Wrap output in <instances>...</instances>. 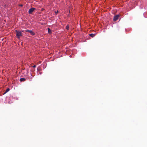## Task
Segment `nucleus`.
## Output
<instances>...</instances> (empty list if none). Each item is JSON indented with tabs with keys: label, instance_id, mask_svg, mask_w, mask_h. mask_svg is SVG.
I'll list each match as a JSON object with an SVG mask.
<instances>
[{
	"label": "nucleus",
	"instance_id": "f8f14e48",
	"mask_svg": "<svg viewBox=\"0 0 147 147\" xmlns=\"http://www.w3.org/2000/svg\"><path fill=\"white\" fill-rule=\"evenodd\" d=\"M20 6L22 7V6H23V5L22 4L20 5Z\"/></svg>",
	"mask_w": 147,
	"mask_h": 147
},
{
	"label": "nucleus",
	"instance_id": "20e7f679",
	"mask_svg": "<svg viewBox=\"0 0 147 147\" xmlns=\"http://www.w3.org/2000/svg\"><path fill=\"white\" fill-rule=\"evenodd\" d=\"M26 31L27 32H29L32 35H34L35 34V33L33 32L32 30H26Z\"/></svg>",
	"mask_w": 147,
	"mask_h": 147
},
{
	"label": "nucleus",
	"instance_id": "f03ea898",
	"mask_svg": "<svg viewBox=\"0 0 147 147\" xmlns=\"http://www.w3.org/2000/svg\"><path fill=\"white\" fill-rule=\"evenodd\" d=\"M35 9H36L35 8H33V7L31 8L29 10V11H28L29 13L30 14H32V12L34 11Z\"/></svg>",
	"mask_w": 147,
	"mask_h": 147
},
{
	"label": "nucleus",
	"instance_id": "423d86ee",
	"mask_svg": "<svg viewBox=\"0 0 147 147\" xmlns=\"http://www.w3.org/2000/svg\"><path fill=\"white\" fill-rule=\"evenodd\" d=\"M89 35L91 37H94L95 36V34H89Z\"/></svg>",
	"mask_w": 147,
	"mask_h": 147
},
{
	"label": "nucleus",
	"instance_id": "f257e3e1",
	"mask_svg": "<svg viewBox=\"0 0 147 147\" xmlns=\"http://www.w3.org/2000/svg\"><path fill=\"white\" fill-rule=\"evenodd\" d=\"M16 36L18 38H20V37L22 36V32L20 31H18L17 30H16Z\"/></svg>",
	"mask_w": 147,
	"mask_h": 147
},
{
	"label": "nucleus",
	"instance_id": "1a4fd4ad",
	"mask_svg": "<svg viewBox=\"0 0 147 147\" xmlns=\"http://www.w3.org/2000/svg\"><path fill=\"white\" fill-rule=\"evenodd\" d=\"M66 28L67 30H69V26L68 25L66 27Z\"/></svg>",
	"mask_w": 147,
	"mask_h": 147
},
{
	"label": "nucleus",
	"instance_id": "6e6552de",
	"mask_svg": "<svg viewBox=\"0 0 147 147\" xmlns=\"http://www.w3.org/2000/svg\"><path fill=\"white\" fill-rule=\"evenodd\" d=\"M9 90H10V89H9V88H7V89H6V91H5V93H6V92H8Z\"/></svg>",
	"mask_w": 147,
	"mask_h": 147
},
{
	"label": "nucleus",
	"instance_id": "9b49d317",
	"mask_svg": "<svg viewBox=\"0 0 147 147\" xmlns=\"http://www.w3.org/2000/svg\"><path fill=\"white\" fill-rule=\"evenodd\" d=\"M36 65H34V66H33V68H35L36 67Z\"/></svg>",
	"mask_w": 147,
	"mask_h": 147
},
{
	"label": "nucleus",
	"instance_id": "7ed1b4c3",
	"mask_svg": "<svg viewBox=\"0 0 147 147\" xmlns=\"http://www.w3.org/2000/svg\"><path fill=\"white\" fill-rule=\"evenodd\" d=\"M119 17V15H117L115 16L113 18V21H117L118 19V18Z\"/></svg>",
	"mask_w": 147,
	"mask_h": 147
},
{
	"label": "nucleus",
	"instance_id": "39448f33",
	"mask_svg": "<svg viewBox=\"0 0 147 147\" xmlns=\"http://www.w3.org/2000/svg\"><path fill=\"white\" fill-rule=\"evenodd\" d=\"M26 80V79L25 78H21L20 79V82H24Z\"/></svg>",
	"mask_w": 147,
	"mask_h": 147
},
{
	"label": "nucleus",
	"instance_id": "0eeeda50",
	"mask_svg": "<svg viewBox=\"0 0 147 147\" xmlns=\"http://www.w3.org/2000/svg\"><path fill=\"white\" fill-rule=\"evenodd\" d=\"M48 32L49 33V34H50L51 33V30L49 28H48Z\"/></svg>",
	"mask_w": 147,
	"mask_h": 147
},
{
	"label": "nucleus",
	"instance_id": "9d476101",
	"mask_svg": "<svg viewBox=\"0 0 147 147\" xmlns=\"http://www.w3.org/2000/svg\"><path fill=\"white\" fill-rule=\"evenodd\" d=\"M58 11H56L55 12V14H57L58 13Z\"/></svg>",
	"mask_w": 147,
	"mask_h": 147
}]
</instances>
